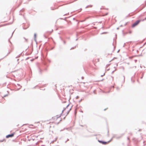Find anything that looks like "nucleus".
<instances>
[{
	"mask_svg": "<svg viewBox=\"0 0 146 146\" xmlns=\"http://www.w3.org/2000/svg\"><path fill=\"white\" fill-rule=\"evenodd\" d=\"M80 10H82V9L81 8L80 9Z\"/></svg>",
	"mask_w": 146,
	"mask_h": 146,
	"instance_id": "nucleus-41",
	"label": "nucleus"
},
{
	"mask_svg": "<svg viewBox=\"0 0 146 146\" xmlns=\"http://www.w3.org/2000/svg\"><path fill=\"white\" fill-rule=\"evenodd\" d=\"M71 108L68 111V112H69V111H70L71 110Z\"/></svg>",
	"mask_w": 146,
	"mask_h": 146,
	"instance_id": "nucleus-29",
	"label": "nucleus"
},
{
	"mask_svg": "<svg viewBox=\"0 0 146 146\" xmlns=\"http://www.w3.org/2000/svg\"><path fill=\"white\" fill-rule=\"evenodd\" d=\"M108 108H107L106 109H104V111H105Z\"/></svg>",
	"mask_w": 146,
	"mask_h": 146,
	"instance_id": "nucleus-30",
	"label": "nucleus"
},
{
	"mask_svg": "<svg viewBox=\"0 0 146 146\" xmlns=\"http://www.w3.org/2000/svg\"><path fill=\"white\" fill-rule=\"evenodd\" d=\"M98 141L99 143H102L103 145H106V144H107L108 143L110 142L109 141L108 142H105V141H101V140H98Z\"/></svg>",
	"mask_w": 146,
	"mask_h": 146,
	"instance_id": "nucleus-2",
	"label": "nucleus"
},
{
	"mask_svg": "<svg viewBox=\"0 0 146 146\" xmlns=\"http://www.w3.org/2000/svg\"><path fill=\"white\" fill-rule=\"evenodd\" d=\"M131 81H132V78H131Z\"/></svg>",
	"mask_w": 146,
	"mask_h": 146,
	"instance_id": "nucleus-38",
	"label": "nucleus"
},
{
	"mask_svg": "<svg viewBox=\"0 0 146 146\" xmlns=\"http://www.w3.org/2000/svg\"><path fill=\"white\" fill-rule=\"evenodd\" d=\"M73 20H74L75 19H74V18H73Z\"/></svg>",
	"mask_w": 146,
	"mask_h": 146,
	"instance_id": "nucleus-42",
	"label": "nucleus"
},
{
	"mask_svg": "<svg viewBox=\"0 0 146 146\" xmlns=\"http://www.w3.org/2000/svg\"><path fill=\"white\" fill-rule=\"evenodd\" d=\"M20 54L18 56L16 57V58H18L20 57Z\"/></svg>",
	"mask_w": 146,
	"mask_h": 146,
	"instance_id": "nucleus-11",
	"label": "nucleus"
},
{
	"mask_svg": "<svg viewBox=\"0 0 146 146\" xmlns=\"http://www.w3.org/2000/svg\"><path fill=\"white\" fill-rule=\"evenodd\" d=\"M78 39L77 38V39H76V40H78Z\"/></svg>",
	"mask_w": 146,
	"mask_h": 146,
	"instance_id": "nucleus-37",
	"label": "nucleus"
},
{
	"mask_svg": "<svg viewBox=\"0 0 146 146\" xmlns=\"http://www.w3.org/2000/svg\"><path fill=\"white\" fill-rule=\"evenodd\" d=\"M76 46H75L74 47H72L70 49V50H72V49H74L75 48H76Z\"/></svg>",
	"mask_w": 146,
	"mask_h": 146,
	"instance_id": "nucleus-10",
	"label": "nucleus"
},
{
	"mask_svg": "<svg viewBox=\"0 0 146 146\" xmlns=\"http://www.w3.org/2000/svg\"><path fill=\"white\" fill-rule=\"evenodd\" d=\"M24 38L25 39L26 41H27V39L25 37H24Z\"/></svg>",
	"mask_w": 146,
	"mask_h": 146,
	"instance_id": "nucleus-13",
	"label": "nucleus"
},
{
	"mask_svg": "<svg viewBox=\"0 0 146 146\" xmlns=\"http://www.w3.org/2000/svg\"><path fill=\"white\" fill-rule=\"evenodd\" d=\"M82 101V100L81 99L80 101L79 102H80Z\"/></svg>",
	"mask_w": 146,
	"mask_h": 146,
	"instance_id": "nucleus-33",
	"label": "nucleus"
},
{
	"mask_svg": "<svg viewBox=\"0 0 146 146\" xmlns=\"http://www.w3.org/2000/svg\"><path fill=\"white\" fill-rule=\"evenodd\" d=\"M105 73H104V74L103 75H101V77H102V76H104L105 75Z\"/></svg>",
	"mask_w": 146,
	"mask_h": 146,
	"instance_id": "nucleus-16",
	"label": "nucleus"
},
{
	"mask_svg": "<svg viewBox=\"0 0 146 146\" xmlns=\"http://www.w3.org/2000/svg\"><path fill=\"white\" fill-rule=\"evenodd\" d=\"M19 60V59H18L17 60V61H18V60Z\"/></svg>",
	"mask_w": 146,
	"mask_h": 146,
	"instance_id": "nucleus-34",
	"label": "nucleus"
},
{
	"mask_svg": "<svg viewBox=\"0 0 146 146\" xmlns=\"http://www.w3.org/2000/svg\"><path fill=\"white\" fill-rule=\"evenodd\" d=\"M38 70L39 72V73L40 74H42V70L40 68H38Z\"/></svg>",
	"mask_w": 146,
	"mask_h": 146,
	"instance_id": "nucleus-5",
	"label": "nucleus"
},
{
	"mask_svg": "<svg viewBox=\"0 0 146 146\" xmlns=\"http://www.w3.org/2000/svg\"><path fill=\"white\" fill-rule=\"evenodd\" d=\"M84 77L83 76H82V79H84Z\"/></svg>",
	"mask_w": 146,
	"mask_h": 146,
	"instance_id": "nucleus-25",
	"label": "nucleus"
},
{
	"mask_svg": "<svg viewBox=\"0 0 146 146\" xmlns=\"http://www.w3.org/2000/svg\"><path fill=\"white\" fill-rule=\"evenodd\" d=\"M124 135V133L121 134V135H120L119 136L116 137V138L117 139L120 138H121Z\"/></svg>",
	"mask_w": 146,
	"mask_h": 146,
	"instance_id": "nucleus-4",
	"label": "nucleus"
},
{
	"mask_svg": "<svg viewBox=\"0 0 146 146\" xmlns=\"http://www.w3.org/2000/svg\"><path fill=\"white\" fill-rule=\"evenodd\" d=\"M17 85L18 86H20V87H21V86H20V84H17Z\"/></svg>",
	"mask_w": 146,
	"mask_h": 146,
	"instance_id": "nucleus-20",
	"label": "nucleus"
},
{
	"mask_svg": "<svg viewBox=\"0 0 146 146\" xmlns=\"http://www.w3.org/2000/svg\"><path fill=\"white\" fill-rule=\"evenodd\" d=\"M28 27H27V28H25L24 27H23V29H27Z\"/></svg>",
	"mask_w": 146,
	"mask_h": 146,
	"instance_id": "nucleus-18",
	"label": "nucleus"
},
{
	"mask_svg": "<svg viewBox=\"0 0 146 146\" xmlns=\"http://www.w3.org/2000/svg\"><path fill=\"white\" fill-rule=\"evenodd\" d=\"M68 140H69V139H68L67 140V141H66L65 142V143H66V142L68 141Z\"/></svg>",
	"mask_w": 146,
	"mask_h": 146,
	"instance_id": "nucleus-26",
	"label": "nucleus"
},
{
	"mask_svg": "<svg viewBox=\"0 0 146 146\" xmlns=\"http://www.w3.org/2000/svg\"><path fill=\"white\" fill-rule=\"evenodd\" d=\"M9 42H10V43H11V42L10 41V40H9Z\"/></svg>",
	"mask_w": 146,
	"mask_h": 146,
	"instance_id": "nucleus-36",
	"label": "nucleus"
},
{
	"mask_svg": "<svg viewBox=\"0 0 146 146\" xmlns=\"http://www.w3.org/2000/svg\"><path fill=\"white\" fill-rule=\"evenodd\" d=\"M69 14V13H67V14H64V15H63L64 16H65V15H68Z\"/></svg>",
	"mask_w": 146,
	"mask_h": 146,
	"instance_id": "nucleus-12",
	"label": "nucleus"
},
{
	"mask_svg": "<svg viewBox=\"0 0 146 146\" xmlns=\"http://www.w3.org/2000/svg\"><path fill=\"white\" fill-rule=\"evenodd\" d=\"M11 52V51L10 50L9 52H8V53H7V55L6 56H7Z\"/></svg>",
	"mask_w": 146,
	"mask_h": 146,
	"instance_id": "nucleus-9",
	"label": "nucleus"
},
{
	"mask_svg": "<svg viewBox=\"0 0 146 146\" xmlns=\"http://www.w3.org/2000/svg\"><path fill=\"white\" fill-rule=\"evenodd\" d=\"M34 38H35V40L36 38V33H35L34 34Z\"/></svg>",
	"mask_w": 146,
	"mask_h": 146,
	"instance_id": "nucleus-8",
	"label": "nucleus"
},
{
	"mask_svg": "<svg viewBox=\"0 0 146 146\" xmlns=\"http://www.w3.org/2000/svg\"><path fill=\"white\" fill-rule=\"evenodd\" d=\"M3 140L0 141V142H3Z\"/></svg>",
	"mask_w": 146,
	"mask_h": 146,
	"instance_id": "nucleus-27",
	"label": "nucleus"
},
{
	"mask_svg": "<svg viewBox=\"0 0 146 146\" xmlns=\"http://www.w3.org/2000/svg\"><path fill=\"white\" fill-rule=\"evenodd\" d=\"M146 20V18H145L143 20V21Z\"/></svg>",
	"mask_w": 146,
	"mask_h": 146,
	"instance_id": "nucleus-28",
	"label": "nucleus"
},
{
	"mask_svg": "<svg viewBox=\"0 0 146 146\" xmlns=\"http://www.w3.org/2000/svg\"><path fill=\"white\" fill-rule=\"evenodd\" d=\"M60 116H61V115H60L59 117H60Z\"/></svg>",
	"mask_w": 146,
	"mask_h": 146,
	"instance_id": "nucleus-35",
	"label": "nucleus"
},
{
	"mask_svg": "<svg viewBox=\"0 0 146 146\" xmlns=\"http://www.w3.org/2000/svg\"><path fill=\"white\" fill-rule=\"evenodd\" d=\"M14 133H13L10 134H9L6 136V138H8L9 137H11L14 136Z\"/></svg>",
	"mask_w": 146,
	"mask_h": 146,
	"instance_id": "nucleus-3",
	"label": "nucleus"
},
{
	"mask_svg": "<svg viewBox=\"0 0 146 146\" xmlns=\"http://www.w3.org/2000/svg\"><path fill=\"white\" fill-rule=\"evenodd\" d=\"M107 33L106 32H103L101 33V34H105V33Z\"/></svg>",
	"mask_w": 146,
	"mask_h": 146,
	"instance_id": "nucleus-15",
	"label": "nucleus"
},
{
	"mask_svg": "<svg viewBox=\"0 0 146 146\" xmlns=\"http://www.w3.org/2000/svg\"><path fill=\"white\" fill-rule=\"evenodd\" d=\"M140 20H137L132 25V27L133 28L137 25L140 22Z\"/></svg>",
	"mask_w": 146,
	"mask_h": 146,
	"instance_id": "nucleus-1",
	"label": "nucleus"
},
{
	"mask_svg": "<svg viewBox=\"0 0 146 146\" xmlns=\"http://www.w3.org/2000/svg\"><path fill=\"white\" fill-rule=\"evenodd\" d=\"M79 97L78 96H77L76 97V99H78V98H79Z\"/></svg>",
	"mask_w": 146,
	"mask_h": 146,
	"instance_id": "nucleus-14",
	"label": "nucleus"
},
{
	"mask_svg": "<svg viewBox=\"0 0 146 146\" xmlns=\"http://www.w3.org/2000/svg\"><path fill=\"white\" fill-rule=\"evenodd\" d=\"M92 5H88L87 6H86V7H85V8L86 9H87V8H88L89 7H92Z\"/></svg>",
	"mask_w": 146,
	"mask_h": 146,
	"instance_id": "nucleus-7",
	"label": "nucleus"
},
{
	"mask_svg": "<svg viewBox=\"0 0 146 146\" xmlns=\"http://www.w3.org/2000/svg\"><path fill=\"white\" fill-rule=\"evenodd\" d=\"M63 42L64 44L66 43V42L65 41H63Z\"/></svg>",
	"mask_w": 146,
	"mask_h": 146,
	"instance_id": "nucleus-19",
	"label": "nucleus"
},
{
	"mask_svg": "<svg viewBox=\"0 0 146 146\" xmlns=\"http://www.w3.org/2000/svg\"><path fill=\"white\" fill-rule=\"evenodd\" d=\"M35 87H36V86H35V87H34V88H35Z\"/></svg>",
	"mask_w": 146,
	"mask_h": 146,
	"instance_id": "nucleus-44",
	"label": "nucleus"
},
{
	"mask_svg": "<svg viewBox=\"0 0 146 146\" xmlns=\"http://www.w3.org/2000/svg\"><path fill=\"white\" fill-rule=\"evenodd\" d=\"M123 80H124H124H125V77L124 76H123Z\"/></svg>",
	"mask_w": 146,
	"mask_h": 146,
	"instance_id": "nucleus-21",
	"label": "nucleus"
},
{
	"mask_svg": "<svg viewBox=\"0 0 146 146\" xmlns=\"http://www.w3.org/2000/svg\"><path fill=\"white\" fill-rule=\"evenodd\" d=\"M143 74L142 76L141 77V79H142L143 78Z\"/></svg>",
	"mask_w": 146,
	"mask_h": 146,
	"instance_id": "nucleus-23",
	"label": "nucleus"
},
{
	"mask_svg": "<svg viewBox=\"0 0 146 146\" xmlns=\"http://www.w3.org/2000/svg\"><path fill=\"white\" fill-rule=\"evenodd\" d=\"M127 24V23H125V25Z\"/></svg>",
	"mask_w": 146,
	"mask_h": 146,
	"instance_id": "nucleus-40",
	"label": "nucleus"
},
{
	"mask_svg": "<svg viewBox=\"0 0 146 146\" xmlns=\"http://www.w3.org/2000/svg\"><path fill=\"white\" fill-rule=\"evenodd\" d=\"M137 61V60H135V62H136Z\"/></svg>",
	"mask_w": 146,
	"mask_h": 146,
	"instance_id": "nucleus-31",
	"label": "nucleus"
},
{
	"mask_svg": "<svg viewBox=\"0 0 146 146\" xmlns=\"http://www.w3.org/2000/svg\"><path fill=\"white\" fill-rule=\"evenodd\" d=\"M129 134H130L131 135H132V134L131 133H129Z\"/></svg>",
	"mask_w": 146,
	"mask_h": 146,
	"instance_id": "nucleus-17",
	"label": "nucleus"
},
{
	"mask_svg": "<svg viewBox=\"0 0 146 146\" xmlns=\"http://www.w3.org/2000/svg\"><path fill=\"white\" fill-rule=\"evenodd\" d=\"M69 104H68L67 106H66V108H65L64 109V110L62 111V113H61V115L62 114V113H63V111H64V110H65V109H66L67 108V107L68 106H69Z\"/></svg>",
	"mask_w": 146,
	"mask_h": 146,
	"instance_id": "nucleus-6",
	"label": "nucleus"
},
{
	"mask_svg": "<svg viewBox=\"0 0 146 146\" xmlns=\"http://www.w3.org/2000/svg\"><path fill=\"white\" fill-rule=\"evenodd\" d=\"M145 143V141H144L143 142V143Z\"/></svg>",
	"mask_w": 146,
	"mask_h": 146,
	"instance_id": "nucleus-43",
	"label": "nucleus"
},
{
	"mask_svg": "<svg viewBox=\"0 0 146 146\" xmlns=\"http://www.w3.org/2000/svg\"><path fill=\"white\" fill-rule=\"evenodd\" d=\"M14 31H13V33H12V35H11V37H12V35H13V33H14Z\"/></svg>",
	"mask_w": 146,
	"mask_h": 146,
	"instance_id": "nucleus-22",
	"label": "nucleus"
},
{
	"mask_svg": "<svg viewBox=\"0 0 146 146\" xmlns=\"http://www.w3.org/2000/svg\"><path fill=\"white\" fill-rule=\"evenodd\" d=\"M127 139L129 140V137H127Z\"/></svg>",
	"mask_w": 146,
	"mask_h": 146,
	"instance_id": "nucleus-24",
	"label": "nucleus"
},
{
	"mask_svg": "<svg viewBox=\"0 0 146 146\" xmlns=\"http://www.w3.org/2000/svg\"><path fill=\"white\" fill-rule=\"evenodd\" d=\"M119 50L117 52H119Z\"/></svg>",
	"mask_w": 146,
	"mask_h": 146,
	"instance_id": "nucleus-39",
	"label": "nucleus"
},
{
	"mask_svg": "<svg viewBox=\"0 0 146 146\" xmlns=\"http://www.w3.org/2000/svg\"><path fill=\"white\" fill-rule=\"evenodd\" d=\"M114 72V71H113L112 72V73H113Z\"/></svg>",
	"mask_w": 146,
	"mask_h": 146,
	"instance_id": "nucleus-32",
	"label": "nucleus"
}]
</instances>
